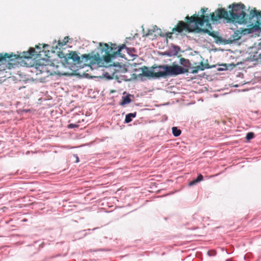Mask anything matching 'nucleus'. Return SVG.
<instances>
[{
	"mask_svg": "<svg viewBox=\"0 0 261 261\" xmlns=\"http://www.w3.org/2000/svg\"><path fill=\"white\" fill-rule=\"evenodd\" d=\"M125 47V44L117 46L116 44L111 43V46H109L108 44L105 43L103 47L102 48V52H105V54L102 55L103 60L108 63L110 62L112 59L115 58L117 55L123 57L121 55V51Z\"/></svg>",
	"mask_w": 261,
	"mask_h": 261,
	"instance_id": "nucleus-4",
	"label": "nucleus"
},
{
	"mask_svg": "<svg viewBox=\"0 0 261 261\" xmlns=\"http://www.w3.org/2000/svg\"><path fill=\"white\" fill-rule=\"evenodd\" d=\"M207 10V8H202L201 9V11L202 12V13H204Z\"/></svg>",
	"mask_w": 261,
	"mask_h": 261,
	"instance_id": "nucleus-25",
	"label": "nucleus"
},
{
	"mask_svg": "<svg viewBox=\"0 0 261 261\" xmlns=\"http://www.w3.org/2000/svg\"><path fill=\"white\" fill-rule=\"evenodd\" d=\"M158 68L161 69V73H160L158 74L159 76H161V77L166 76L169 75H176L187 73L189 71V69L184 68L177 64L160 66L158 67Z\"/></svg>",
	"mask_w": 261,
	"mask_h": 261,
	"instance_id": "nucleus-5",
	"label": "nucleus"
},
{
	"mask_svg": "<svg viewBox=\"0 0 261 261\" xmlns=\"http://www.w3.org/2000/svg\"><path fill=\"white\" fill-rule=\"evenodd\" d=\"M199 70H200V69L199 67L198 66H197L193 68V69L191 71V72L192 73H196L198 72Z\"/></svg>",
	"mask_w": 261,
	"mask_h": 261,
	"instance_id": "nucleus-23",
	"label": "nucleus"
},
{
	"mask_svg": "<svg viewBox=\"0 0 261 261\" xmlns=\"http://www.w3.org/2000/svg\"><path fill=\"white\" fill-rule=\"evenodd\" d=\"M203 177L202 175H201V174H199L198 175V176H197V178L194 179V180H192V181H191L189 183V185L190 186H192L196 184L197 183L202 181L203 180Z\"/></svg>",
	"mask_w": 261,
	"mask_h": 261,
	"instance_id": "nucleus-14",
	"label": "nucleus"
},
{
	"mask_svg": "<svg viewBox=\"0 0 261 261\" xmlns=\"http://www.w3.org/2000/svg\"><path fill=\"white\" fill-rule=\"evenodd\" d=\"M131 102V99L129 98V95L123 96L122 98V101L120 102V105L124 106L126 104H128Z\"/></svg>",
	"mask_w": 261,
	"mask_h": 261,
	"instance_id": "nucleus-15",
	"label": "nucleus"
},
{
	"mask_svg": "<svg viewBox=\"0 0 261 261\" xmlns=\"http://www.w3.org/2000/svg\"><path fill=\"white\" fill-rule=\"evenodd\" d=\"M180 63L184 67V68L189 69L191 66V63L190 62V61L184 58H181L180 59Z\"/></svg>",
	"mask_w": 261,
	"mask_h": 261,
	"instance_id": "nucleus-12",
	"label": "nucleus"
},
{
	"mask_svg": "<svg viewBox=\"0 0 261 261\" xmlns=\"http://www.w3.org/2000/svg\"><path fill=\"white\" fill-rule=\"evenodd\" d=\"M36 48L37 49V51L34 48H31L28 51L23 52L21 58L27 59L29 61L32 58L35 59V57H37V56H41L40 54L42 52L41 48L39 46L36 45ZM42 51H43V50Z\"/></svg>",
	"mask_w": 261,
	"mask_h": 261,
	"instance_id": "nucleus-6",
	"label": "nucleus"
},
{
	"mask_svg": "<svg viewBox=\"0 0 261 261\" xmlns=\"http://www.w3.org/2000/svg\"><path fill=\"white\" fill-rule=\"evenodd\" d=\"M250 17L251 18V21L255 17H256V21L253 28L255 30H259V25L261 24V11H258L255 8L250 11Z\"/></svg>",
	"mask_w": 261,
	"mask_h": 261,
	"instance_id": "nucleus-7",
	"label": "nucleus"
},
{
	"mask_svg": "<svg viewBox=\"0 0 261 261\" xmlns=\"http://www.w3.org/2000/svg\"><path fill=\"white\" fill-rule=\"evenodd\" d=\"M197 26V29L196 32L200 33V32H203L207 34L208 35L213 37V38L216 39V43H221L222 42V38L218 36L216 34V33L215 32H211L210 30H208L207 29H202Z\"/></svg>",
	"mask_w": 261,
	"mask_h": 261,
	"instance_id": "nucleus-8",
	"label": "nucleus"
},
{
	"mask_svg": "<svg viewBox=\"0 0 261 261\" xmlns=\"http://www.w3.org/2000/svg\"><path fill=\"white\" fill-rule=\"evenodd\" d=\"M31 66L34 67L36 69L37 74L43 72L46 69L45 65L43 63H40V62L38 63L37 61H35L31 65Z\"/></svg>",
	"mask_w": 261,
	"mask_h": 261,
	"instance_id": "nucleus-11",
	"label": "nucleus"
},
{
	"mask_svg": "<svg viewBox=\"0 0 261 261\" xmlns=\"http://www.w3.org/2000/svg\"><path fill=\"white\" fill-rule=\"evenodd\" d=\"M102 44L101 43H99V45H100V46H102Z\"/></svg>",
	"mask_w": 261,
	"mask_h": 261,
	"instance_id": "nucleus-26",
	"label": "nucleus"
},
{
	"mask_svg": "<svg viewBox=\"0 0 261 261\" xmlns=\"http://www.w3.org/2000/svg\"><path fill=\"white\" fill-rule=\"evenodd\" d=\"M172 134L175 137H178L181 134V130L178 129L176 127H173L172 128Z\"/></svg>",
	"mask_w": 261,
	"mask_h": 261,
	"instance_id": "nucleus-16",
	"label": "nucleus"
},
{
	"mask_svg": "<svg viewBox=\"0 0 261 261\" xmlns=\"http://www.w3.org/2000/svg\"><path fill=\"white\" fill-rule=\"evenodd\" d=\"M20 58L19 55H13L12 53L9 54L8 53H1L0 54V62L3 61L10 62L13 59Z\"/></svg>",
	"mask_w": 261,
	"mask_h": 261,
	"instance_id": "nucleus-10",
	"label": "nucleus"
},
{
	"mask_svg": "<svg viewBox=\"0 0 261 261\" xmlns=\"http://www.w3.org/2000/svg\"><path fill=\"white\" fill-rule=\"evenodd\" d=\"M174 32H168V33H166L165 35H161V36H166L167 38H168L169 39H171L172 38V33H173Z\"/></svg>",
	"mask_w": 261,
	"mask_h": 261,
	"instance_id": "nucleus-22",
	"label": "nucleus"
},
{
	"mask_svg": "<svg viewBox=\"0 0 261 261\" xmlns=\"http://www.w3.org/2000/svg\"><path fill=\"white\" fill-rule=\"evenodd\" d=\"M198 66L199 67L200 70H203L205 69H207L210 68V66L208 64H204L202 62H200V65Z\"/></svg>",
	"mask_w": 261,
	"mask_h": 261,
	"instance_id": "nucleus-19",
	"label": "nucleus"
},
{
	"mask_svg": "<svg viewBox=\"0 0 261 261\" xmlns=\"http://www.w3.org/2000/svg\"><path fill=\"white\" fill-rule=\"evenodd\" d=\"M78 126H79L78 124L70 123L68 125L67 127L68 128H73L74 127H78Z\"/></svg>",
	"mask_w": 261,
	"mask_h": 261,
	"instance_id": "nucleus-24",
	"label": "nucleus"
},
{
	"mask_svg": "<svg viewBox=\"0 0 261 261\" xmlns=\"http://www.w3.org/2000/svg\"><path fill=\"white\" fill-rule=\"evenodd\" d=\"M142 74L144 76H148V77H161V76L159 75V73H161V69L159 70H157L156 71H152L150 70H149L147 67L146 66H143L142 68Z\"/></svg>",
	"mask_w": 261,
	"mask_h": 261,
	"instance_id": "nucleus-9",
	"label": "nucleus"
},
{
	"mask_svg": "<svg viewBox=\"0 0 261 261\" xmlns=\"http://www.w3.org/2000/svg\"><path fill=\"white\" fill-rule=\"evenodd\" d=\"M157 28L156 26H155L153 29L152 30H148L145 34H144V37H148L150 35H152L153 33L155 32V28Z\"/></svg>",
	"mask_w": 261,
	"mask_h": 261,
	"instance_id": "nucleus-18",
	"label": "nucleus"
},
{
	"mask_svg": "<svg viewBox=\"0 0 261 261\" xmlns=\"http://www.w3.org/2000/svg\"><path fill=\"white\" fill-rule=\"evenodd\" d=\"M254 137V135L253 133L250 132L247 134L246 138L247 140H250L253 139Z\"/></svg>",
	"mask_w": 261,
	"mask_h": 261,
	"instance_id": "nucleus-20",
	"label": "nucleus"
},
{
	"mask_svg": "<svg viewBox=\"0 0 261 261\" xmlns=\"http://www.w3.org/2000/svg\"><path fill=\"white\" fill-rule=\"evenodd\" d=\"M137 113H129L125 116V122L129 123L132 121V118H135L136 116Z\"/></svg>",
	"mask_w": 261,
	"mask_h": 261,
	"instance_id": "nucleus-13",
	"label": "nucleus"
},
{
	"mask_svg": "<svg viewBox=\"0 0 261 261\" xmlns=\"http://www.w3.org/2000/svg\"><path fill=\"white\" fill-rule=\"evenodd\" d=\"M216 251L215 250H211L207 251V254L210 256H213L216 255Z\"/></svg>",
	"mask_w": 261,
	"mask_h": 261,
	"instance_id": "nucleus-21",
	"label": "nucleus"
},
{
	"mask_svg": "<svg viewBox=\"0 0 261 261\" xmlns=\"http://www.w3.org/2000/svg\"><path fill=\"white\" fill-rule=\"evenodd\" d=\"M185 19L186 22L179 21L177 25L172 29V32L180 33L184 30L188 32H196L197 26L202 27L204 24L206 27L211 28L208 15H201L199 17L198 15L194 14L191 17L187 16Z\"/></svg>",
	"mask_w": 261,
	"mask_h": 261,
	"instance_id": "nucleus-2",
	"label": "nucleus"
},
{
	"mask_svg": "<svg viewBox=\"0 0 261 261\" xmlns=\"http://www.w3.org/2000/svg\"><path fill=\"white\" fill-rule=\"evenodd\" d=\"M229 13L224 8H218L215 12L210 14L211 20L213 22L224 18L229 21L237 22L239 24L251 21L250 14L245 12V6L240 3L232 4L228 6Z\"/></svg>",
	"mask_w": 261,
	"mask_h": 261,
	"instance_id": "nucleus-1",
	"label": "nucleus"
},
{
	"mask_svg": "<svg viewBox=\"0 0 261 261\" xmlns=\"http://www.w3.org/2000/svg\"><path fill=\"white\" fill-rule=\"evenodd\" d=\"M72 60L74 65L79 64L83 62V60H85L84 62H87L89 60L91 63L95 64L99 63L101 61L100 57L98 54L94 56H91L89 54L83 55L81 58L75 51H70L69 53L66 55L65 58V63L66 65L69 64V61Z\"/></svg>",
	"mask_w": 261,
	"mask_h": 261,
	"instance_id": "nucleus-3",
	"label": "nucleus"
},
{
	"mask_svg": "<svg viewBox=\"0 0 261 261\" xmlns=\"http://www.w3.org/2000/svg\"><path fill=\"white\" fill-rule=\"evenodd\" d=\"M69 37H65L63 39L62 41L59 40L58 41V44L60 46H63L67 44L69 41Z\"/></svg>",
	"mask_w": 261,
	"mask_h": 261,
	"instance_id": "nucleus-17",
	"label": "nucleus"
}]
</instances>
